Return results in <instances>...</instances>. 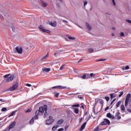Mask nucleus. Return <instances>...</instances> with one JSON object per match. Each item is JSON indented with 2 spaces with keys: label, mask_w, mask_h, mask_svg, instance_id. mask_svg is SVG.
<instances>
[{
  "label": "nucleus",
  "mask_w": 131,
  "mask_h": 131,
  "mask_svg": "<svg viewBox=\"0 0 131 131\" xmlns=\"http://www.w3.org/2000/svg\"><path fill=\"white\" fill-rule=\"evenodd\" d=\"M48 110V106L47 105H44L43 106H40L39 110H37L35 112V116H34V120L38 119V115L40 113L43 114L44 112H46Z\"/></svg>",
  "instance_id": "obj_1"
},
{
  "label": "nucleus",
  "mask_w": 131,
  "mask_h": 131,
  "mask_svg": "<svg viewBox=\"0 0 131 131\" xmlns=\"http://www.w3.org/2000/svg\"><path fill=\"white\" fill-rule=\"evenodd\" d=\"M4 78H7L5 79V82L6 83H9L12 81L14 78V75H10V74H7L4 76Z\"/></svg>",
  "instance_id": "obj_2"
},
{
  "label": "nucleus",
  "mask_w": 131,
  "mask_h": 131,
  "mask_svg": "<svg viewBox=\"0 0 131 131\" xmlns=\"http://www.w3.org/2000/svg\"><path fill=\"white\" fill-rule=\"evenodd\" d=\"M18 83H16V84H13L12 86L9 88L8 89V91L10 92L14 91L15 90H16L17 89H18Z\"/></svg>",
  "instance_id": "obj_3"
},
{
  "label": "nucleus",
  "mask_w": 131,
  "mask_h": 131,
  "mask_svg": "<svg viewBox=\"0 0 131 131\" xmlns=\"http://www.w3.org/2000/svg\"><path fill=\"white\" fill-rule=\"evenodd\" d=\"M16 122L13 121V122L11 123L9 126L8 127V131H10L11 129H13L16 126Z\"/></svg>",
  "instance_id": "obj_4"
},
{
  "label": "nucleus",
  "mask_w": 131,
  "mask_h": 131,
  "mask_svg": "<svg viewBox=\"0 0 131 131\" xmlns=\"http://www.w3.org/2000/svg\"><path fill=\"white\" fill-rule=\"evenodd\" d=\"M111 123V122L110 120L107 119H103V121L100 124L102 126H104V125H109Z\"/></svg>",
  "instance_id": "obj_5"
},
{
  "label": "nucleus",
  "mask_w": 131,
  "mask_h": 131,
  "mask_svg": "<svg viewBox=\"0 0 131 131\" xmlns=\"http://www.w3.org/2000/svg\"><path fill=\"white\" fill-rule=\"evenodd\" d=\"M38 28L42 32H45L48 34H50L51 33V31L50 30L45 29L44 27L42 26H39Z\"/></svg>",
  "instance_id": "obj_6"
},
{
  "label": "nucleus",
  "mask_w": 131,
  "mask_h": 131,
  "mask_svg": "<svg viewBox=\"0 0 131 131\" xmlns=\"http://www.w3.org/2000/svg\"><path fill=\"white\" fill-rule=\"evenodd\" d=\"M130 97H131L130 94H128L127 95L126 97L125 98V107L127 106L128 104V101H129Z\"/></svg>",
  "instance_id": "obj_7"
},
{
  "label": "nucleus",
  "mask_w": 131,
  "mask_h": 131,
  "mask_svg": "<svg viewBox=\"0 0 131 131\" xmlns=\"http://www.w3.org/2000/svg\"><path fill=\"white\" fill-rule=\"evenodd\" d=\"M15 51L16 53L19 54H21L23 52V49L21 48L16 47L15 48Z\"/></svg>",
  "instance_id": "obj_8"
},
{
  "label": "nucleus",
  "mask_w": 131,
  "mask_h": 131,
  "mask_svg": "<svg viewBox=\"0 0 131 131\" xmlns=\"http://www.w3.org/2000/svg\"><path fill=\"white\" fill-rule=\"evenodd\" d=\"M66 88L67 87L61 86V85L53 86L52 88L53 89H58V90H63V89H66Z\"/></svg>",
  "instance_id": "obj_9"
},
{
  "label": "nucleus",
  "mask_w": 131,
  "mask_h": 131,
  "mask_svg": "<svg viewBox=\"0 0 131 131\" xmlns=\"http://www.w3.org/2000/svg\"><path fill=\"white\" fill-rule=\"evenodd\" d=\"M115 118L117 119V120H120L121 118V117L120 116V113L119 111H118L117 113H116L115 117Z\"/></svg>",
  "instance_id": "obj_10"
},
{
  "label": "nucleus",
  "mask_w": 131,
  "mask_h": 131,
  "mask_svg": "<svg viewBox=\"0 0 131 131\" xmlns=\"http://www.w3.org/2000/svg\"><path fill=\"white\" fill-rule=\"evenodd\" d=\"M82 79H89L90 78V74H84L82 76Z\"/></svg>",
  "instance_id": "obj_11"
},
{
  "label": "nucleus",
  "mask_w": 131,
  "mask_h": 131,
  "mask_svg": "<svg viewBox=\"0 0 131 131\" xmlns=\"http://www.w3.org/2000/svg\"><path fill=\"white\" fill-rule=\"evenodd\" d=\"M106 117H107L108 118H110V119H112L113 120L115 119V117L113 115H112L110 113H108L107 114Z\"/></svg>",
  "instance_id": "obj_12"
},
{
  "label": "nucleus",
  "mask_w": 131,
  "mask_h": 131,
  "mask_svg": "<svg viewBox=\"0 0 131 131\" xmlns=\"http://www.w3.org/2000/svg\"><path fill=\"white\" fill-rule=\"evenodd\" d=\"M42 71L43 72H49L51 71V69L50 68H43L42 69Z\"/></svg>",
  "instance_id": "obj_13"
},
{
  "label": "nucleus",
  "mask_w": 131,
  "mask_h": 131,
  "mask_svg": "<svg viewBox=\"0 0 131 131\" xmlns=\"http://www.w3.org/2000/svg\"><path fill=\"white\" fill-rule=\"evenodd\" d=\"M86 123L84 122L81 126L80 128V131L83 130L85 128V125H86Z\"/></svg>",
  "instance_id": "obj_14"
},
{
  "label": "nucleus",
  "mask_w": 131,
  "mask_h": 131,
  "mask_svg": "<svg viewBox=\"0 0 131 131\" xmlns=\"http://www.w3.org/2000/svg\"><path fill=\"white\" fill-rule=\"evenodd\" d=\"M48 56H49V53H47V55L45 57H43V58H42L41 59V60L45 61V60H46L47 59Z\"/></svg>",
  "instance_id": "obj_15"
},
{
  "label": "nucleus",
  "mask_w": 131,
  "mask_h": 131,
  "mask_svg": "<svg viewBox=\"0 0 131 131\" xmlns=\"http://www.w3.org/2000/svg\"><path fill=\"white\" fill-rule=\"evenodd\" d=\"M16 112H17V110L12 112L10 115L8 116V117L9 118L11 117V116H13V115H14Z\"/></svg>",
  "instance_id": "obj_16"
},
{
  "label": "nucleus",
  "mask_w": 131,
  "mask_h": 131,
  "mask_svg": "<svg viewBox=\"0 0 131 131\" xmlns=\"http://www.w3.org/2000/svg\"><path fill=\"white\" fill-rule=\"evenodd\" d=\"M52 122H52V120H49V119H48V120H47V121H46V124L49 125L51 124Z\"/></svg>",
  "instance_id": "obj_17"
},
{
  "label": "nucleus",
  "mask_w": 131,
  "mask_h": 131,
  "mask_svg": "<svg viewBox=\"0 0 131 131\" xmlns=\"http://www.w3.org/2000/svg\"><path fill=\"white\" fill-rule=\"evenodd\" d=\"M86 26L88 28V29L89 30V31H91L92 30V27L91 26H90V25H89L88 23H86Z\"/></svg>",
  "instance_id": "obj_18"
},
{
  "label": "nucleus",
  "mask_w": 131,
  "mask_h": 131,
  "mask_svg": "<svg viewBox=\"0 0 131 131\" xmlns=\"http://www.w3.org/2000/svg\"><path fill=\"white\" fill-rule=\"evenodd\" d=\"M74 112L76 114H78V113H79V110H78V108H74Z\"/></svg>",
  "instance_id": "obj_19"
},
{
  "label": "nucleus",
  "mask_w": 131,
  "mask_h": 131,
  "mask_svg": "<svg viewBox=\"0 0 131 131\" xmlns=\"http://www.w3.org/2000/svg\"><path fill=\"white\" fill-rule=\"evenodd\" d=\"M120 108H121V110L123 112H125V106H124V104L121 105Z\"/></svg>",
  "instance_id": "obj_20"
},
{
  "label": "nucleus",
  "mask_w": 131,
  "mask_h": 131,
  "mask_svg": "<svg viewBox=\"0 0 131 131\" xmlns=\"http://www.w3.org/2000/svg\"><path fill=\"white\" fill-rule=\"evenodd\" d=\"M63 120L60 119V120H59V121H58L57 122V124H61L62 123H63Z\"/></svg>",
  "instance_id": "obj_21"
},
{
  "label": "nucleus",
  "mask_w": 131,
  "mask_h": 131,
  "mask_svg": "<svg viewBox=\"0 0 131 131\" xmlns=\"http://www.w3.org/2000/svg\"><path fill=\"white\" fill-rule=\"evenodd\" d=\"M121 104V101H118L116 104V107H117V108L120 107Z\"/></svg>",
  "instance_id": "obj_22"
},
{
  "label": "nucleus",
  "mask_w": 131,
  "mask_h": 131,
  "mask_svg": "<svg viewBox=\"0 0 131 131\" xmlns=\"http://www.w3.org/2000/svg\"><path fill=\"white\" fill-rule=\"evenodd\" d=\"M34 120H35V118L34 117L31 119L29 122L30 124H33L34 123Z\"/></svg>",
  "instance_id": "obj_23"
},
{
  "label": "nucleus",
  "mask_w": 131,
  "mask_h": 131,
  "mask_svg": "<svg viewBox=\"0 0 131 131\" xmlns=\"http://www.w3.org/2000/svg\"><path fill=\"white\" fill-rule=\"evenodd\" d=\"M50 25L53 26V27H56V23H53V22H50L49 23Z\"/></svg>",
  "instance_id": "obj_24"
},
{
  "label": "nucleus",
  "mask_w": 131,
  "mask_h": 131,
  "mask_svg": "<svg viewBox=\"0 0 131 131\" xmlns=\"http://www.w3.org/2000/svg\"><path fill=\"white\" fill-rule=\"evenodd\" d=\"M129 69V67L128 66H123V70H128Z\"/></svg>",
  "instance_id": "obj_25"
},
{
  "label": "nucleus",
  "mask_w": 131,
  "mask_h": 131,
  "mask_svg": "<svg viewBox=\"0 0 131 131\" xmlns=\"http://www.w3.org/2000/svg\"><path fill=\"white\" fill-rule=\"evenodd\" d=\"M67 38H69V39H70V40H74L75 39L74 37H71V36H70L69 35H67Z\"/></svg>",
  "instance_id": "obj_26"
},
{
  "label": "nucleus",
  "mask_w": 131,
  "mask_h": 131,
  "mask_svg": "<svg viewBox=\"0 0 131 131\" xmlns=\"http://www.w3.org/2000/svg\"><path fill=\"white\" fill-rule=\"evenodd\" d=\"M63 52V51H62V50H59V51H58L57 53H54V56H56V55H57V54L61 53H62Z\"/></svg>",
  "instance_id": "obj_27"
},
{
  "label": "nucleus",
  "mask_w": 131,
  "mask_h": 131,
  "mask_svg": "<svg viewBox=\"0 0 131 131\" xmlns=\"http://www.w3.org/2000/svg\"><path fill=\"white\" fill-rule=\"evenodd\" d=\"M41 4L43 5V7H47L48 4L45 3V2L44 1H41Z\"/></svg>",
  "instance_id": "obj_28"
},
{
  "label": "nucleus",
  "mask_w": 131,
  "mask_h": 131,
  "mask_svg": "<svg viewBox=\"0 0 131 131\" xmlns=\"http://www.w3.org/2000/svg\"><path fill=\"white\" fill-rule=\"evenodd\" d=\"M55 97L58 98L59 97V93L57 92H54Z\"/></svg>",
  "instance_id": "obj_29"
},
{
  "label": "nucleus",
  "mask_w": 131,
  "mask_h": 131,
  "mask_svg": "<svg viewBox=\"0 0 131 131\" xmlns=\"http://www.w3.org/2000/svg\"><path fill=\"white\" fill-rule=\"evenodd\" d=\"M48 113H47V110H46V111H45L44 117L45 118L48 117Z\"/></svg>",
  "instance_id": "obj_30"
},
{
  "label": "nucleus",
  "mask_w": 131,
  "mask_h": 131,
  "mask_svg": "<svg viewBox=\"0 0 131 131\" xmlns=\"http://www.w3.org/2000/svg\"><path fill=\"white\" fill-rule=\"evenodd\" d=\"M64 67H65V64L61 65V66L60 68V70L61 71L63 70L64 69Z\"/></svg>",
  "instance_id": "obj_31"
},
{
  "label": "nucleus",
  "mask_w": 131,
  "mask_h": 131,
  "mask_svg": "<svg viewBox=\"0 0 131 131\" xmlns=\"http://www.w3.org/2000/svg\"><path fill=\"white\" fill-rule=\"evenodd\" d=\"M58 127V125H55L53 128H52V130H55Z\"/></svg>",
  "instance_id": "obj_32"
},
{
  "label": "nucleus",
  "mask_w": 131,
  "mask_h": 131,
  "mask_svg": "<svg viewBox=\"0 0 131 131\" xmlns=\"http://www.w3.org/2000/svg\"><path fill=\"white\" fill-rule=\"evenodd\" d=\"M110 97H111V99H113V98L116 97V95H114L113 94H110Z\"/></svg>",
  "instance_id": "obj_33"
},
{
  "label": "nucleus",
  "mask_w": 131,
  "mask_h": 131,
  "mask_svg": "<svg viewBox=\"0 0 131 131\" xmlns=\"http://www.w3.org/2000/svg\"><path fill=\"white\" fill-rule=\"evenodd\" d=\"M105 60H106L105 59H100L96 60V61L99 62V61H105Z\"/></svg>",
  "instance_id": "obj_34"
},
{
  "label": "nucleus",
  "mask_w": 131,
  "mask_h": 131,
  "mask_svg": "<svg viewBox=\"0 0 131 131\" xmlns=\"http://www.w3.org/2000/svg\"><path fill=\"white\" fill-rule=\"evenodd\" d=\"M80 105L79 104H74L72 105V107H79Z\"/></svg>",
  "instance_id": "obj_35"
},
{
  "label": "nucleus",
  "mask_w": 131,
  "mask_h": 131,
  "mask_svg": "<svg viewBox=\"0 0 131 131\" xmlns=\"http://www.w3.org/2000/svg\"><path fill=\"white\" fill-rule=\"evenodd\" d=\"M31 111H32V109H31V108H30L28 109V110H27L26 111V113H30V112H31Z\"/></svg>",
  "instance_id": "obj_36"
},
{
  "label": "nucleus",
  "mask_w": 131,
  "mask_h": 131,
  "mask_svg": "<svg viewBox=\"0 0 131 131\" xmlns=\"http://www.w3.org/2000/svg\"><path fill=\"white\" fill-rule=\"evenodd\" d=\"M95 75L94 74V73H91L90 74V77L91 78V77H95Z\"/></svg>",
  "instance_id": "obj_37"
},
{
  "label": "nucleus",
  "mask_w": 131,
  "mask_h": 131,
  "mask_svg": "<svg viewBox=\"0 0 131 131\" xmlns=\"http://www.w3.org/2000/svg\"><path fill=\"white\" fill-rule=\"evenodd\" d=\"M7 109L6 107H4V108H2L1 111L2 112H6V111H7Z\"/></svg>",
  "instance_id": "obj_38"
},
{
  "label": "nucleus",
  "mask_w": 131,
  "mask_h": 131,
  "mask_svg": "<svg viewBox=\"0 0 131 131\" xmlns=\"http://www.w3.org/2000/svg\"><path fill=\"white\" fill-rule=\"evenodd\" d=\"M105 99H106V100L107 101H108L110 100V97H109L105 96Z\"/></svg>",
  "instance_id": "obj_39"
},
{
  "label": "nucleus",
  "mask_w": 131,
  "mask_h": 131,
  "mask_svg": "<svg viewBox=\"0 0 131 131\" xmlns=\"http://www.w3.org/2000/svg\"><path fill=\"white\" fill-rule=\"evenodd\" d=\"M49 120H52V122H53V117L52 116H50L49 117Z\"/></svg>",
  "instance_id": "obj_40"
},
{
  "label": "nucleus",
  "mask_w": 131,
  "mask_h": 131,
  "mask_svg": "<svg viewBox=\"0 0 131 131\" xmlns=\"http://www.w3.org/2000/svg\"><path fill=\"white\" fill-rule=\"evenodd\" d=\"M103 103H104L103 100H101L100 101V104L101 105H103Z\"/></svg>",
  "instance_id": "obj_41"
},
{
  "label": "nucleus",
  "mask_w": 131,
  "mask_h": 131,
  "mask_svg": "<svg viewBox=\"0 0 131 131\" xmlns=\"http://www.w3.org/2000/svg\"><path fill=\"white\" fill-rule=\"evenodd\" d=\"M125 34L124 33H123V32H122L121 33H120V36L121 37H123L124 36Z\"/></svg>",
  "instance_id": "obj_42"
},
{
  "label": "nucleus",
  "mask_w": 131,
  "mask_h": 131,
  "mask_svg": "<svg viewBox=\"0 0 131 131\" xmlns=\"http://www.w3.org/2000/svg\"><path fill=\"white\" fill-rule=\"evenodd\" d=\"M123 94V93L122 92H120V94L119 95V97H121Z\"/></svg>",
  "instance_id": "obj_43"
},
{
  "label": "nucleus",
  "mask_w": 131,
  "mask_h": 131,
  "mask_svg": "<svg viewBox=\"0 0 131 131\" xmlns=\"http://www.w3.org/2000/svg\"><path fill=\"white\" fill-rule=\"evenodd\" d=\"M89 53H92L93 52V49H89Z\"/></svg>",
  "instance_id": "obj_44"
},
{
  "label": "nucleus",
  "mask_w": 131,
  "mask_h": 131,
  "mask_svg": "<svg viewBox=\"0 0 131 131\" xmlns=\"http://www.w3.org/2000/svg\"><path fill=\"white\" fill-rule=\"evenodd\" d=\"M95 131H99V126H97L95 129Z\"/></svg>",
  "instance_id": "obj_45"
},
{
  "label": "nucleus",
  "mask_w": 131,
  "mask_h": 131,
  "mask_svg": "<svg viewBox=\"0 0 131 131\" xmlns=\"http://www.w3.org/2000/svg\"><path fill=\"white\" fill-rule=\"evenodd\" d=\"M88 4V2L87 1H84V7H85V5Z\"/></svg>",
  "instance_id": "obj_46"
},
{
  "label": "nucleus",
  "mask_w": 131,
  "mask_h": 131,
  "mask_svg": "<svg viewBox=\"0 0 131 131\" xmlns=\"http://www.w3.org/2000/svg\"><path fill=\"white\" fill-rule=\"evenodd\" d=\"M26 85L27 86H28V87H31V85L30 84H29V83H27V84H26Z\"/></svg>",
  "instance_id": "obj_47"
},
{
  "label": "nucleus",
  "mask_w": 131,
  "mask_h": 131,
  "mask_svg": "<svg viewBox=\"0 0 131 131\" xmlns=\"http://www.w3.org/2000/svg\"><path fill=\"white\" fill-rule=\"evenodd\" d=\"M98 103V101H95V104H94L95 107L97 105V104Z\"/></svg>",
  "instance_id": "obj_48"
},
{
  "label": "nucleus",
  "mask_w": 131,
  "mask_h": 131,
  "mask_svg": "<svg viewBox=\"0 0 131 131\" xmlns=\"http://www.w3.org/2000/svg\"><path fill=\"white\" fill-rule=\"evenodd\" d=\"M63 130H64L63 128H60L57 131H63Z\"/></svg>",
  "instance_id": "obj_49"
},
{
  "label": "nucleus",
  "mask_w": 131,
  "mask_h": 131,
  "mask_svg": "<svg viewBox=\"0 0 131 131\" xmlns=\"http://www.w3.org/2000/svg\"><path fill=\"white\" fill-rule=\"evenodd\" d=\"M112 2H113V4L115 6L116 5V3H115V0H112Z\"/></svg>",
  "instance_id": "obj_50"
},
{
  "label": "nucleus",
  "mask_w": 131,
  "mask_h": 131,
  "mask_svg": "<svg viewBox=\"0 0 131 131\" xmlns=\"http://www.w3.org/2000/svg\"><path fill=\"white\" fill-rule=\"evenodd\" d=\"M126 21L129 24H131V20H126Z\"/></svg>",
  "instance_id": "obj_51"
},
{
  "label": "nucleus",
  "mask_w": 131,
  "mask_h": 131,
  "mask_svg": "<svg viewBox=\"0 0 131 131\" xmlns=\"http://www.w3.org/2000/svg\"><path fill=\"white\" fill-rule=\"evenodd\" d=\"M0 18H1L2 19H3L4 17L2 15H0Z\"/></svg>",
  "instance_id": "obj_52"
},
{
  "label": "nucleus",
  "mask_w": 131,
  "mask_h": 131,
  "mask_svg": "<svg viewBox=\"0 0 131 131\" xmlns=\"http://www.w3.org/2000/svg\"><path fill=\"white\" fill-rule=\"evenodd\" d=\"M109 108V107H106L105 109V111H106L108 110V109Z\"/></svg>",
  "instance_id": "obj_53"
},
{
  "label": "nucleus",
  "mask_w": 131,
  "mask_h": 131,
  "mask_svg": "<svg viewBox=\"0 0 131 131\" xmlns=\"http://www.w3.org/2000/svg\"><path fill=\"white\" fill-rule=\"evenodd\" d=\"M68 128V126H65L64 129H65L66 130Z\"/></svg>",
  "instance_id": "obj_54"
},
{
  "label": "nucleus",
  "mask_w": 131,
  "mask_h": 131,
  "mask_svg": "<svg viewBox=\"0 0 131 131\" xmlns=\"http://www.w3.org/2000/svg\"><path fill=\"white\" fill-rule=\"evenodd\" d=\"M81 107L82 108V109H84V106L83 105H82Z\"/></svg>",
  "instance_id": "obj_55"
},
{
  "label": "nucleus",
  "mask_w": 131,
  "mask_h": 131,
  "mask_svg": "<svg viewBox=\"0 0 131 131\" xmlns=\"http://www.w3.org/2000/svg\"><path fill=\"white\" fill-rule=\"evenodd\" d=\"M62 21L63 23H68V21L67 20H63Z\"/></svg>",
  "instance_id": "obj_56"
},
{
  "label": "nucleus",
  "mask_w": 131,
  "mask_h": 131,
  "mask_svg": "<svg viewBox=\"0 0 131 131\" xmlns=\"http://www.w3.org/2000/svg\"><path fill=\"white\" fill-rule=\"evenodd\" d=\"M78 97L80 99L83 98V97L82 96H78Z\"/></svg>",
  "instance_id": "obj_57"
},
{
  "label": "nucleus",
  "mask_w": 131,
  "mask_h": 131,
  "mask_svg": "<svg viewBox=\"0 0 131 131\" xmlns=\"http://www.w3.org/2000/svg\"><path fill=\"white\" fill-rule=\"evenodd\" d=\"M112 29L113 30H116L115 28H114V27L112 28Z\"/></svg>",
  "instance_id": "obj_58"
},
{
  "label": "nucleus",
  "mask_w": 131,
  "mask_h": 131,
  "mask_svg": "<svg viewBox=\"0 0 131 131\" xmlns=\"http://www.w3.org/2000/svg\"><path fill=\"white\" fill-rule=\"evenodd\" d=\"M12 30L14 31V27L13 26L12 27Z\"/></svg>",
  "instance_id": "obj_59"
},
{
  "label": "nucleus",
  "mask_w": 131,
  "mask_h": 131,
  "mask_svg": "<svg viewBox=\"0 0 131 131\" xmlns=\"http://www.w3.org/2000/svg\"><path fill=\"white\" fill-rule=\"evenodd\" d=\"M88 114V112H85V115L86 116V115H87Z\"/></svg>",
  "instance_id": "obj_60"
},
{
  "label": "nucleus",
  "mask_w": 131,
  "mask_h": 131,
  "mask_svg": "<svg viewBox=\"0 0 131 131\" xmlns=\"http://www.w3.org/2000/svg\"><path fill=\"white\" fill-rule=\"evenodd\" d=\"M116 100V98H114V99L112 101L114 103V102Z\"/></svg>",
  "instance_id": "obj_61"
},
{
  "label": "nucleus",
  "mask_w": 131,
  "mask_h": 131,
  "mask_svg": "<svg viewBox=\"0 0 131 131\" xmlns=\"http://www.w3.org/2000/svg\"><path fill=\"white\" fill-rule=\"evenodd\" d=\"M127 111L130 112L131 110L130 109H128Z\"/></svg>",
  "instance_id": "obj_62"
},
{
  "label": "nucleus",
  "mask_w": 131,
  "mask_h": 131,
  "mask_svg": "<svg viewBox=\"0 0 131 131\" xmlns=\"http://www.w3.org/2000/svg\"><path fill=\"white\" fill-rule=\"evenodd\" d=\"M112 36H114L115 34L114 33L112 34Z\"/></svg>",
  "instance_id": "obj_63"
},
{
  "label": "nucleus",
  "mask_w": 131,
  "mask_h": 131,
  "mask_svg": "<svg viewBox=\"0 0 131 131\" xmlns=\"http://www.w3.org/2000/svg\"><path fill=\"white\" fill-rule=\"evenodd\" d=\"M82 120V118H80V122Z\"/></svg>",
  "instance_id": "obj_64"
}]
</instances>
